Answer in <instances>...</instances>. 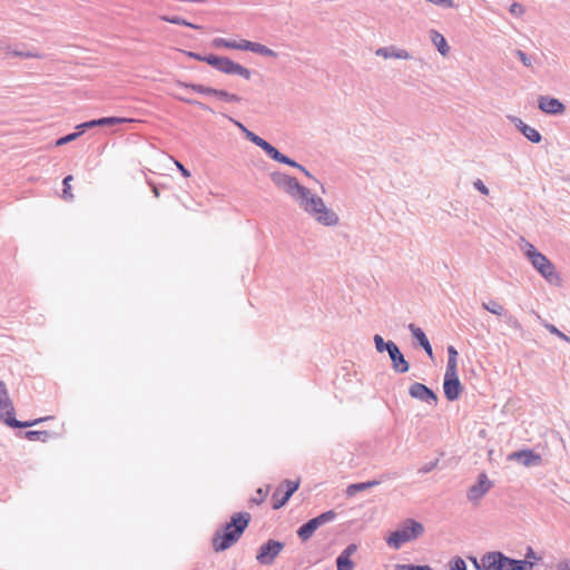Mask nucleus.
Wrapping results in <instances>:
<instances>
[{"label":"nucleus","instance_id":"1","mask_svg":"<svg viewBox=\"0 0 570 570\" xmlns=\"http://www.w3.org/2000/svg\"><path fill=\"white\" fill-rule=\"evenodd\" d=\"M272 181L279 188H283L302 209L314 217L324 226H335L338 223V216L335 212L327 208L323 199L313 195L311 190L301 185L295 177L281 171L271 174Z\"/></svg>","mask_w":570,"mask_h":570},{"label":"nucleus","instance_id":"2","mask_svg":"<svg viewBox=\"0 0 570 570\" xmlns=\"http://www.w3.org/2000/svg\"><path fill=\"white\" fill-rule=\"evenodd\" d=\"M250 521L248 512H238L232 515L226 525L216 531L213 537V548L216 552L225 551L238 541Z\"/></svg>","mask_w":570,"mask_h":570},{"label":"nucleus","instance_id":"3","mask_svg":"<svg viewBox=\"0 0 570 570\" xmlns=\"http://www.w3.org/2000/svg\"><path fill=\"white\" fill-rule=\"evenodd\" d=\"M424 533V527L414 519L404 520L400 527L386 538L389 547L399 550L403 544L414 541Z\"/></svg>","mask_w":570,"mask_h":570},{"label":"nucleus","instance_id":"4","mask_svg":"<svg viewBox=\"0 0 570 570\" xmlns=\"http://www.w3.org/2000/svg\"><path fill=\"white\" fill-rule=\"evenodd\" d=\"M49 417H40L32 421H19L14 416V407L9 397V393L4 382L0 380V420L11 428H30L48 420Z\"/></svg>","mask_w":570,"mask_h":570},{"label":"nucleus","instance_id":"5","mask_svg":"<svg viewBox=\"0 0 570 570\" xmlns=\"http://www.w3.org/2000/svg\"><path fill=\"white\" fill-rule=\"evenodd\" d=\"M525 256L531 262L532 266L550 283L557 281L558 274L554 265L547 258L546 255L540 253L532 244H525Z\"/></svg>","mask_w":570,"mask_h":570},{"label":"nucleus","instance_id":"6","mask_svg":"<svg viewBox=\"0 0 570 570\" xmlns=\"http://www.w3.org/2000/svg\"><path fill=\"white\" fill-rule=\"evenodd\" d=\"M299 488V481L284 480L272 497V507L274 510H278L284 507L291 497L297 491Z\"/></svg>","mask_w":570,"mask_h":570},{"label":"nucleus","instance_id":"7","mask_svg":"<svg viewBox=\"0 0 570 570\" xmlns=\"http://www.w3.org/2000/svg\"><path fill=\"white\" fill-rule=\"evenodd\" d=\"M283 549V542L269 539L259 547L256 560L259 564L271 566L274 563L275 559L278 557Z\"/></svg>","mask_w":570,"mask_h":570},{"label":"nucleus","instance_id":"8","mask_svg":"<svg viewBox=\"0 0 570 570\" xmlns=\"http://www.w3.org/2000/svg\"><path fill=\"white\" fill-rule=\"evenodd\" d=\"M512 558L501 551H491L482 556L483 570H511Z\"/></svg>","mask_w":570,"mask_h":570},{"label":"nucleus","instance_id":"9","mask_svg":"<svg viewBox=\"0 0 570 570\" xmlns=\"http://www.w3.org/2000/svg\"><path fill=\"white\" fill-rule=\"evenodd\" d=\"M443 391L449 401H455L460 397L463 386L459 380L458 371H445Z\"/></svg>","mask_w":570,"mask_h":570},{"label":"nucleus","instance_id":"10","mask_svg":"<svg viewBox=\"0 0 570 570\" xmlns=\"http://www.w3.org/2000/svg\"><path fill=\"white\" fill-rule=\"evenodd\" d=\"M509 461H514L523 466L530 468V466H538L542 463V458L540 454L535 453L531 449H522L519 451L511 452L508 455Z\"/></svg>","mask_w":570,"mask_h":570},{"label":"nucleus","instance_id":"11","mask_svg":"<svg viewBox=\"0 0 570 570\" xmlns=\"http://www.w3.org/2000/svg\"><path fill=\"white\" fill-rule=\"evenodd\" d=\"M411 397L425 402L430 405L435 406L438 403L436 394L425 384L415 382L411 384L409 389Z\"/></svg>","mask_w":570,"mask_h":570},{"label":"nucleus","instance_id":"12","mask_svg":"<svg viewBox=\"0 0 570 570\" xmlns=\"http://www.w3.org/2000/svg\"><path fill=\"white\" fill-rule=\"evenodd\" d=\"M492 483L488 475L485 473L479 474L478 482L468 490L466 497L469 501L478 502L490 491Z\"/></svg>","mask_w":570,"mask_h":570},{"label":"nucleus","instance_id":"13","mask_svg":"<svg viewBox=\"0 0 570 570\" xmlns=\"http://www.w3.org/2000/svg\"><path fill=\"white\" fill-rule=\"evenodd\" d=\"M218 71L226 75H238L246 80H249L252 77V71L242 65L230 60L228 57H224L222 60V65L219 66Z\"/></svg>","mask_w":570,"mask_h":570},{"label":"nucleus","instance_id":"14","mask_svg":"<svg viewBox=\"0 0 570 570\" xmlns=\"http://www.w3.org/2000/svg\"><path fill=\"white\" fill-rule=\"evenodd\" d=\"M538 107L541 111L549 115H560L564 111V105L557 98L541 96L538 100Z\"/></svg>","mask_w":570,"mask_h":570},{"label":"nucleus","instance_id":"15","mask_svg":"<svg viewBox=\"0 0 570 570\" xmlns=\"http://www.w3.org/2000/svg\"><path fill=\"white\" fill-rule=\"evenodd\" d=\"M131 119L121 118V117H102L99 119H92L86 122H82L77 126V129H81L85 132L87 129H91L98 126H114L122 122H129Z\"/></svg>","mask_w":570,"mask_h":570},{"label":"nucleus","instance_id":"16","mask_svg":"<svg viewBox=\"0 0 570 570\" xmlns=\"http://www.w3.org/2000/svg\"><path fill=\"white\" fill-rule=\"evenodd\" d=\"M392 362V368L396 373H406L410 370V364L405 360L404 355L400 351L396 344H393V348L387 353Z\"/></svg>","mask_w":570,"mask_h":570},{"label":"nucleus","instance_id":"17","mask_svg":"<svg viewBox=\"0 0 570 570\" xmlns=\"http://www.w3.org/2000/svg\"><path fill=\"white\" fill-rule=\"evenodd\" d=\"M409 330L412 334V336L417 341V344L425 351V353L432 358L433 357V350L430 344V341L423 330L421 327H417L413 323L409 324Z\"/></svg>","mask_w":570,"mask_h":570},{"label":"nucleus","instance_id":"18","mask_svg":"<svg viewBox=\"0 0 570 570\" xmlns=\"http://www.w3.org/2000/svg\"><path fill=\"white\" fill-rule=\"evenodd\" d=\"M376 56L383 57L385 59L395 58V59H411V55L409 51L404 49L395 48L394 46L390 47H381L375 51Z\"/></svg>","mask_w":570,"mask_h":570},{"label":"nucleus","instance_id":"19","mask_svg":"<svg viewBox=\"0 0 570 570\" xmlns=\"http://www.w3.org/2000/svg\"><path fill=\"white\" fill-rule=\"evenodd\" d=\"M381 483L380 480H371L366 482H360V483H352L346 488V495L353 497L357 492L365 491L367 489L374 488Z\"/></svg>","mask_w":570,"mask_h":570},{"label":"nucleus","instance_id":"20","mask_svg":"<svg viewBox=\"0 0 570 570\" xmlns=\"http://www.w3.org/2000/svg\"><path fill=\"white\" fill-rule=\"evenodd\" d=\"M318 529L315 520L311 519L297 529L298 538L305 542L313 537L315 531Z\"/></svg>","mask_w":570,"mask_h":570},{"label":"nucleus","instance_id":"21","mask_svg":"<svg viewBox=\"0 0 570 570\" xmlns=\"http://www.w3.org/2000/svg\"><path fill=\"white\" fill-rule=\"evenodd\" d=\"M430 38L442 56H445L449 52L450 48L448 46V42L439 31L431 30Z\"/></svg>","mask_w":570,"mask_h":570},{"label":"nucleus","instance_id":"22","mask_svg":"<svg viewBox=\"0 0 570 570\" xmlns=\"http://www.w3.org/2000/svg\"><path fill=\"white\" fill-rule=\"evenodd\" d=\"M177 86L180 88L190 89L197 94H202V95H206V96H213L215 92V88L207 87V86L199 85V83H188V82L178 81Z\"/></svg>","mask_w":570,"mask_h":570},{"label":"nucleus","instance_id":"23","mask_svg":"<svg viewBox=\"0 0 570 570\" xmlns=\"http://www.w3.org/2000/svg\"><path fill=\"white\" fill-rule=\"evenodd\" d=\"M160 19L163 21H166V22H169V23H173V24H179V26H185V27H189V28H193V29H202V26H198V24H195V23H191L189 21H187L186 19L179 17V16H167V14H164V16H160Z\"/></svg>","mask_w":570,"mask_h":570},{"label":"nucleus","instance_id":"24","mask_svg":"<svg viewBox=\"0 0 570 570\" xmlns=\"http://www.w3.org/2000/svg\"><path fill=\"white\" fill-rule=\"evenodd\" d=\"M521 134L533 144H539L542 140L541 134L529 125L522 126Z\"/></svg>","mask_w":570,"mask_h":570},{"label":"nucleus","instance_id":"25","mask_svg":"<svg viewBox=\"0 0 570 570\" xmlns=\"http://www.w3.org/2000/svg\"><path fill=\"white\" fill-rule=\"evenodd\" d=\"M373 341L379 353H389L393 348V344H395L393 341L385 342L384 338L379 334L374 335Z\"/></svg>","mask_w":570,"mask_h":570},{"label":"nucleus","instance_id":"26","mask_svg":"<svg viewBox=\"0 0 570 570\" xmlns=\"http://www.w3.org/2000/svg\"><path fill=\"white\" fill-rule=\"evenodd\" d=\"M458 351L453 345L448 346L446 371H458Z\"/></svg>","mask_w":570,"mask_h":570},{"label":"nucleus","instance_id":"27","mask_svg":"<svg viewBox=\"0 0 570 570\" xmlns=\"http://www.w3.org/2000/svg\"><path fill=\"white\" fill-rule=\"evenodd\" d=\"M482 307L484 309H487L488 312H490L491 314H494L498 316H503V315H505V312H507L501 304H499L497 301H493V299H491L487 303L483 302Z\"/></svg>","mask_w":570,"mask_h":570},{"label":"nucleus","instance_id":"28","mask_svg":"<svg viewBox=\"0 0 570 570\" xmlns=\"http://www.w3.org/2000/svg\"><path fill=\"white\" fill-rule=\"evenodd\" d=\"M24 436L30 441L47 442L51 438V433L48 431L30 430L24 433Z\"/></svg>","mask_w":570,"mask_h":570},{"label":"nucleus","instance_id":"29","mask_svg":"<svg viewBox=\"0 0 570 570\" xmlns=\"http://www.w3.org/2000/svg\"><path fill=\"white\" fill-rule=\"evenodd\" d=\"M213 96L217 97L220 100L227 101V102H239L242 100V97H239L238 95L230 94L224 89L215 88V92Z\"/></svg>","mask_w":570,"mask_h":570},{"label":"nucleus","instance_id":"30","mask_svg":"<svg viewBox=\"0 0 570 570\" xmlns=\"http://www.w3.org/2000/svg\"><path fill=\"white\" fill-rule=\"evenodd\" d=\"M335 518H336V513L333 510H328V511L323 512L320 515L313 518V520H315L316 525L320 528L326 523L332 522Z\"/></svg>","mask_w":570,"mask_h":570},{"label":"nucleus","instance_id":"31","mask_svg":"<svg viewBox=\"0 0 570 570\" xmlns=\"http://www.w3.org/2000/svg\"><path fill=\"white\" fill-rule=\"evenodd\" d=\"M335 518H336V513L333 510H328V511L323 512L320 515L313 518V520H315L316 525L320 528L326 523L332 522Z\"/></svg>","mask_w":570,"mask_h":570},{"label":"nucleus","instance_id":"32","mask_svg":"<svg viewBox=\"0 0 570 570\" xmlns=\"http://www.w3.org/2000/svg\"><path fill=\"white\" fill-rule=\"evenodd\" d=\"M268 157H271L273 160L281 163L283 160L284 154H282L278 149H276L272 144L268 141L264 144V147L262 148Z\"/></svg>","mask_w":570,"mask_h":570},{"label":"nucleus","instance_id":"33","mask_svg":"<svg viewBox=\"0 0 570 570\" xmlns=\"http://www.w3.org/2000/svg\"><path fill=\"white\" fill-rule=\"evenodd\" d=\"M250 51L262 55V56H266V57H276L277 56V53L274 50H272L268 47H266L262 43H258V42H253V47H252Z\"/></svg>","mask_w":570,"mask_h":570},{"label":"nucleus","instance_id":"34","mask_svg":"<svg viewBox=\"0 0 570 570\" xmlns=\"http://www.w3.org/2000/svg\"><path fill=\"white\" fill-rule=\"evenodd\" d=\"M533 566V562L530 560L512 559L511 570H531Z\"/></svg>","mask_w":570,"mask_h":570},{"label":"nucleus","instance_id":"35","mask_svg":"<svg viewBox=\"0 0 570 570\" xmlns=\"http://www.w3.org/2000/svg\"><path fill=\"white\" fill-rule=\"evenodd\" d=\"M243 131L245 132V137L252 141L253 144H255L256 146H258L259 148H263L264 147V144H266L267 141L265 139H263L262 137H259L258 135L254 134L253 131L246 129V128H243Z\"/></svg>","mask_w":570,"mask_h":570},{"label":"nucleus","instance_id":"36","mask_svg":"<svg viewBox=\"0 0 570 570\" xmlns=\"http://www.w3.org/2000/svg\"><path fill=\"white\" fill-rule=\"evenodd\" d=\"M336 566H337V570H353L354 569V562L351 560V558H345L340 554L336 558Z\"/></svg>","mask_w":570,"mask_h":570},{"label":"nucleus","instance_id":"37","mask_svg":"<svg viewBox=\"0 0 570 570\" xmlns=\"http://www.w3.org/2000/svg\"><path fill=\"white\" fill-rule=\"evenodd\" d=\"M73 179L71 175H68L63 178V189H62V198L66 200H71L73 198V195L71 194V186L70 181Z\"/></svg>","mask_w":570,"mask_h":570},{"label":"nucleus","instance_id":"38","mask_svg":"<svg viewBox=\"0 0 570 570\" xmlns=\"http://www.w3.org/2000/svg\"><path fill=\"white\" fill-rule=\"evenodd\" d=\"M7 49V55H12L14 57H19V58H38L39 55L37 52H33V51H24V50H11L9 47L6 48Z\"/></svg>","mask_w":570,"mask_h":570},{"label":"nucleus","instance_id":"39","mask_svg":"<svg viewBox=\"0 0 570 570\" xmlns=\"http://www.w3.org/2000/svg\"><path fill=\"white\" fill-rule=\"evenodd\" d=\"M82 134L83 132L81 131V129H78V131H76V132H71V134H68V135H66L63 137H60L59 139H57L56 146H62V145H66L68 142H71V141L76 140Z\"/></svg>","mask_w":570,"mask_h":570},{"label":"nucleus","instance_id":"40","mask_svg":"<svg viewBox=\"0 0 570 570\" xmlns=\"http://www.w3.org/2000/svg\"><path fill=\"white\" fill-rule=\"evenodd\" d=\"M514 55L519 58V60L523 63V66L530 68L533 65L534 58L528 56L524 51L517 49Z\"/></svg>","mask_w":570,"mask_h":570},{"label":"nucleus","instance_id":"41","mask_svg":"<svg viewBox=\"0 0 570 570\" xmlns=\"http://www.w3.org/2000/svg\"><path fill=\"white\" fill-rule=\"evenodd\" d=\"M543 326L553 335H557L561 340L570 343V336L566 335L561 331H559L553 324L550 323H543Z\"/></svg>","mask_w":570,"mask_h":570},{"label":"nucleus","instance_id":"42","mask_svg":"<svg viewBox=\"0 0 570 570\" xmlns=\"http://www.w3.org/2000/svg\"><path fill=\"white\" fill-rule=\"evenodd\" d=\"M213 45L216 48H220V47L228 48V49H235L236 48V41L227 40V39H224V38H215L214 41H213Z\"/></svg>","mask_w":570,"mask_h":570},{"label":"nucleus","instance_id":"43","mask_svg":"<svg viewBox=\"0 0 570 570\" xmlns=\"http://www.w3.org/2000/svg\"><path fill=\"white\" fill-rule=\"evenodd\" d=\"M223 58H224L223 56L207 55V56H205L204 61L218 70L219 66L222 65Z\"/></svg>","mask_w":570,"mask_h":570},{"label":"nucleus","instance_id":"44","mask_svg":"<svg viewBox=\"0 0 570 570\" xmlns=\"http://www.w3.org/2000/svg\"><path fill=\"white\" fill-rule=\"evenodd\" d=\"M449 566L450 570H468L466 563L461 557H454Z\"/></svg>","mask_w":570,"mask_h":570},{"label":"nucleus","instance_id":"45","mask_svg":"<svg viewBox=\"0 0 570 570\" xmlns=\"http://www.w3.org/2000/svg\"><path fill=\"white\" fill-rule=\"evenodd\" d=\"M396 570H433L428 564H397Z\"/></svg>","mask_w":570,"mask_h":570},{"label":"nucleus","instance_id":"46","mask_svg":"<svg viewBox=\"0 0 570 570\" xmlns=\"http://www.w3.org/2000/svg\"><path fill=\"white\" fill-rule=\"evenodd\" d=\"M504 320H505V323L512 327V328H515V330H521L522 326L520 324V322L517 320V317H514L513 315L509 314L508 312H505V315H503Z\"/></svg>","mask_w":570,"mask_h":570},{"label":"nucleus","instance_id":"47","mask_svg":"<svg viewBox=\"0 0 570 570\" xmlns=\"http://www.w3.org/2000/svg\"><path fill=\"white\" fill-rule=\"evenodd\" d=\"M509 11L511 14H513L515 17H521L525 12V9L522 4H520L518 2H513L510 6Z\"/></svg>","mask_w":570,"mask_h":570},{"label":"nucleus","instance_id":"48","mask_svg":"<svg viewBox=\"0 0 570 570\" xmlns=\"http://www.w3.org/2000/svg\"><path fill=\"white\" fill-rule=\"evenodd\" d=\"M439 464V459L434 460V461H431L424 465H422L417 472L421 473V474H425V473H429L431 472L432 470H434Z\"/></svg>","mask_w":570,"mask_h":570},{"label":"nucleus","instance_id":"49","mask_svg":"<svg viewBox=\"0 0 570 570\" xmlns=\"http://www.w3.org/2000/svg\"><path fill=\"white\" fill-rule=\"evenodd\" d=\"M267 495V491H264L262 488L257 489L256 497L252 498V502L255 504H261L264 502L265 498Z\"/></svg>","mask_w":570,"mask_h":570},{"label":"nucleus","instance_id":"50","mask_svg":"<svg viewBox=\"0 0 570 570\" xmlns=\"http://www.w3.org/2000/svg\"><path fill=\"white\" fill-rule=\"evenodd\" d=\"M178 99L184 101V102H186V104H189V105H196L199 108H202L203 110L213 111L208 106H206L203 102H199L197 100H193V99L185 98V97H179Z\"/></svg>","mask_w":570,"mask_h":570},{"label":"nucleus","instance_id":"51","mask_svg":"<svg viewBox=\"0 0 570 570\" xmlns=\"http://www.w3.org/2000/svg\"><path fill=\"white\" fill-rule=\"evenodd\" d=\"M356 550L357 546L355 543H351L340 553V556L351 558L356 552Z\"/></svg>","mask_w":570,"mask_h":570},{"label":"nucleus","instance_id":"52","mask_svg":"<svg viewBox=\"0 0 570 570\" xmlns=\"http://www.w3.org/2000/svg\"><path fill=\"white\" fill-rule=\"evenodd\" d=\"M473 186L476 190H479L482 195H489V188L484 185V183L481 179H476L473 183Z\"/></svg>","mask_w":570,"mask_h":570},{"label":"nucleus","instance_id":"53","mask_svg":"<svg viewBox=\"0 0 570 570\" xmlns=\"http://www.w3.org/2000/svg\"><path fill=\"white\" fill-rule=\"evenodd\" d=\"M252 47H253V41L242 40L239 42L236 41V48L235 49L250 51Z\"/></svg>","mask_w":570,"mask_h":570},{"label":"nucleus","instance_id":"54","mask_svg":"<svg viewBox=\"0 0 570 570\" xmlns=\"http://www.w3.org/2000/svg\"><path fill=\"white\" fill-rule=\"evenodd\" d=\"M281 164H284V165H287V166H291V167H294V168H302V165L298 164L297 161H295L294 159L287 157L286 155L283 156V160L281 161Z\"/></svg>","mask_w":570,"mask_h":570},{"label":"nucleus","instance_id":"55","mask_svg":"<svg viewBox=\"0 0 570 570\" xmlns=\"http://www.w3.org/2000/svg\"><path fill=\"white\" fill-rule=\"evenodd\" d=\"M510 119V121L518 128V130L521 132V128L522 126H527L525 122H523L520 118L515 117V116H509L508 117Z\"/></svg>","mask_w":570,"mask_h":570},{"label":"nucleus","instance_id":"56","mask_svg":"<svg viewBox=\"0 0 570 570\" xmlns=\"http://www.w3.org/2000/svg\"><path fill=\"white\" fill-rule=\"evenodd\" d=\"M538 556L531 547L527 548L525 560H538Z\"/></svg>","mask_w":570,"mask_h":570},{"label":"nucleus","instance_id":"57","mask_svg":"<svg viewBox=\"0 0 570 570\" xmlns=\"http://www.w3.org/2000/svg\"><path fill=\"white\" fill-rule=\"evenodd\" d=\"M176 166H177V168L179 169V171L181 173V175L184 177H189L190 176V171L188 169H186L184 167V165H181L179 161H176Z\"/></svg>","mask_w":570,"mask_h":570},{"label":"nucleus","instance_id":"58","mask_svg":"<svg viewBox=\"0 0 570 570\" xmlns=\"http://www.w3.org/2000/svg\"><path fill=\"white\" fill-rule=\"evenodd\" d=\"M470 560L472 561L473 567L476 570H483V568H482V559L479 561L475 557H471Z\"/></svg>","mask_w":570,"mask_h":570},{"label":"nucleus","instance_id":"59","mask_svg":"<svg viewBox=\"0 0 570 570\" xmlns=\"http://www.w3.org/2000/svg\"><path fill=\"white\" fill-rule=\"evenodd\" d=\"M558 570H570V560H563L558 564Z\"/></svg>","mask_w":570,"mask_h":570},{"label":"nucleus","instance_id":"60","mask_svg":"<svg viewBox=\"0 0 570 570\" xmlns=\"http://www.w3.org/2000/svg\"><path fill=\"white\" fill-rule=\"evenodd\" d=\"M188 57L193 58V59H196L198 61H204L205 59V56L200 55V53H197V52H187Z\"/></svg>","mask_w":570,"mask_h":570},{"label":"nucleus","instance_id":"61","mask_svg":"<svg viewBox=\"0 0 570 570\" xmlns=\"http://www.w3.org/2000/svg\"><path fill=\"white\" fill-rule=\"evenodd\" d=\"M302 173H304V175L311 179H315L312 174L304 167L302 166V168H298Z\"/></svg>","mask_w":570,"mask_h":570},{"label":"nucleus","instance_id":"62","mask_svg":"<svg viewBox=\"0 0 570 570\" xmlns=\"http://www.w3.org/2000/svg\"><path fill=\"white\" fill-rule=\"evenodd\" d=\"M153 191H154L155 196H159L158 189L156 187L153 188Z\"/></svg>","mask_w":570,"mask_h":570},{"label":"nucleus","instance_id":"63","mask_svg":"<svg viewBox=\"0 0 570 570\" xmlns=\"http://www.w3.org/2000/svg\"><path fill=\"white\" fill-rule=\"evenodd\" d=\"M235 124H236V125L238 126V128H240L242 130H243V128H245V127H244L240 122H238V121H236Z\"/></svg>","mask_w":570,"mask_h":570}]
</instances>
